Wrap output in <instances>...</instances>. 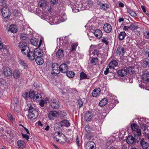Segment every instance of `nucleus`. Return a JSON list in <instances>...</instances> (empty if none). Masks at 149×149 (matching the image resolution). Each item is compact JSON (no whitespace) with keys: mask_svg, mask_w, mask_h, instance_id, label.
Masks as SVG:
<instances>
[{"mask_svg":"<svg viewBox=\"0 0 149 149\" xmlns=\"http://www.w3.org/2000/svg\"><path fill=\"white\" fill-rule=\"evenodd\" d=\"M27 107L28 111V118L30 119L36 118L38 115V110L37 109H34L31 104H28Z\"/></svg>","mask_w":149,"mask_h":149,"instance_id":"1","label":"nucleus"},{"mask_svg":"<svg viewBox=\"0 0 149 149\" xmlns=\"http://www.w3.org/2000/svg\"><path fill=\"white\" fill-rule=\"evenodd\" d=\"M18 47L21 48V52L22 53L26 55V51L29 50V47L27 46L26 43L24 42H20L18 44Z\"/></svg>","mask_w":149,"mask_h":149,"instance_id":"2","label":"nucleus"},{"mask_svg":"<svg viewBox=\"0 0 149 149\" xmlns=\"http://www.w3.org/2000/svg\"><path fill=\"white\" fill-rule=\"evenodd\" d=\"M50 106L53 109H57L59 107V101L57 99H53L49 100Z\"/></svg>","mask_w":149,"mask_h":149,"instance_id":"3","label":"nucleus"},{"mask_svg":"<svg viewBox=\"0 0 149 149\" xmlns=\"http://www.w3.org/2000/svg\"><path fill=\"white\" fill-rule=\"evenodd\" d=\"M2 74L4 76L8 77L12 75V71L8 67H4L2 68Z\"/></svg>","mask_w":149,"mask_h":149,"instance_id":"4","label":"nucleus"},{"mask_svg":"<svg viewBox=\"0 0 149 149\" xmlns=\"http://www.w3.org/2000/svg\"><path fill=\"white\" fill-rule=\"evenodd\" d=\"M1 12L3 16L5 18H9L10 15V10L7 7L3 8Z\"/></svg>","mask_w":149,"mask_h":149,"instance_id":"5","label":"nucleus"},{"mask_svg":"<svg viewBox=\"0 0 149 149\" xmlns=\"http://www.w3.org/2000/svg\"><path fill=\"white\" fill-rule=\"evenodd\" d=\"M68 65L66 63H62L60 65V72L66 73L68 71Z\"/></svg>","mask_w":149,"mask_h":149,"instance_id":"6","label":"nucleus"},{"mask_svg":"<svg viewBox=\"0 0 149 149\" xmlns=\"http://www.w3.org/2000/svg\"><path fill=\"white\" fill-rule=\"evenodd\" d=\"M26 54L27 53V57L31 60H33L35 58L34 51H31L29 48V50L26 51Z\"/></svg>","mask_w":149,"mask_h":149,"instance_id":"7","label":"nucleus"},{"mask_svg":"<svg viewBox=\"0 0 149 149\" xmlns=\"http://www.w3.org/2000/svg\"><path fill=\"white\" fill-rule=\"evenodd\" d=\"M93 117V115L92 112L90 111H87L85 113L84 116L85 120L88 121L92 120Z\"/></svg>","mask_w":149,"mask_h":149,"instance_id":"8","label":"nucleus"},{"mask_svg":"<svg viewBox=\"0 0 149 149\" xmlns=\"http://www.w3.org/2000/svg\"><path fill=\"white\" fill-rule=\"evenodd\" d=\"M52 68L54 73L58 74L60 72V65L57 63H53L52 65Z\"/></svg>","mask_w":149,"mask_h":149,"instance_id":"9","label":"nucleus"},{"mask_svg":"<svg viewBox=\"0 0 149 149\" xmlns=\"http://www.w3.org/2000/svg\"><path fill=\"white\" fill-rule=\"evenodd\" d=\"M125 52L124 48L122 47H120L117 48L116 53L117 56H122Z\"/></svg>","mask_w":149,"mask_h":149,"instance_id":"10","label":"nucleus"},{"mask_svg":"<svg viewBox=\"0 0 149 149\" xmlns=\"http://www.w3.org/2000/svg\"><path fill=\"white\" fill-rule=\"evenodd\" d=\"M59 115V113L57 111H51L48 114V117L50 119H54Z\"/></svg>","mask_w":149,"mask_h":149,"instance_id":"11","label":"nucleus"},{"mask_svg":"<svg viewBox=\"0 0 149 149\" xmlns=\"http://www.w3.org/2000/svg\"><path fill=\"white\" fill-rule=\"evenodd\" d=\"M104 31L107 33H110L112 30V27L111 25L109 23H106L103 26Z\"/></svg>","mask_w":149,"mask_h":149,"instance_id":"12","label":"nucleus"},{"mask_svg":"<svg viewBox=\"0 0 149 149\" xmlns=\"http://www.w3.org/2000/svg\"><path fill=\"white\" fill-rule=\"evenodd\" d=\"M95 143L92 141H88L86 144L85 148L86 149H95Z\"/></svg>","mask_w":149,"mask_h":149,"instance_id":"13","label":"nucleus"},{"mask_svg":"<svg viewBox=\"0 0 149 149\" xmlns=\"http://www.w3.org/2000/svg\"><path fill=\"white\" fill-rule=\"evenodd\" d=\"M135 140H136V141H137L136 137H135V138H134L133 136L130 135L128 137L126 141L128 144H132L134 141H136Z\"/></svg>","mask_w":149,"mask_h":149,"instance_id":"14","label":"nucleus"},{"mask_svg":"<svg viewBox=\"0 0 149 149\" xmlns=\"http://www.w3.org/2000/svg\"><path fill=\"white\" fill-rule=\"evenodd\" d=\"M140 144L142 148L143 149H146L148 147V143L144 140V139L142 138L140 141Z\"/></svg>","mask_w":149,"mask_h":149,"instance_id":"15","label":"nucleus"},{"mask_svg":"<svg viewBox=\"0 0 149 149\" xmlns=\"http://www.w3.org/2000/svg\"><path fill=\"white\" fill-rule=\"evenodd\" d=\"M35 58L36 57H42L43 55V52L40 50L36 49L34 50Z\"/></svg>","mask_w":149,"mask_h":149,"instance_id":"16","label":"nucleus"},{"mask_svg":"<svg viewBox=\"0 0 149 149\" xmlns=\"http://www.w3.org/2000/svg\"><path fill=\"white\" fill-rule=\"evenodd\" d=\"M12 74L14 78L17 79L20 77L21 73L18 70H15L13 71Z\"/></svg>","mask_w":149,"mask_h":149,"instance_id":"17","label":"nucleus"},{"mask_svg":"<svg viewBox=\"0 0 149 149\" xmlns=\"http://www.w3.org/2000/svg\"><path fill=\"white\" fill-rule=\"evenodd\" d=\"M59 124H60L61 127L63 126H65L66 127H68L70 126V125L68 121L66 120L61 121L59 123Z\"/></svg>","mask_w":149,"mask_h":149,"instance_id":"18","label":"nucleus"},{"mask_svg":"<svg viewBox=\"0 0 149 149\" xmlns=\"http://www.w3.org/2000/svg\"><path fill=\"white\" fill-rule=\"evenodd\" d=\"M102 31L100 29H96L94 32L95 37L98 38H100L102 37Z\"/></svg>","mask_w":149,"mask_h":149,"instance_id":"19","label":"nucleus"},{"mask_svg":"<svg viewBox=\"0 0 149 149\" xmlns=\"http://www.w3.org/2000/svg\"><path fill=\"white\" fill-rule=\"evenodd\" d=\"M101 90L99 88H97L95 89L92 92V96L93 97H96L98 96L100 94Z\"/></svg>","mask_w":149,"mask_h":149,"instance_id":"20","label":"nucleus"},{"mask_svg":"<svg viewBox=\"0 0 149 149\" xmlns=\"http://www.w3.org/2000/svg\"><path fill=\"white\" fill-rule=\"evenodd\" d=\"M118 74L121 77H124L126 76L127 74V72L126 70L121 69L118 71Z\"/></svg>","mask_w":149,"mask_h":149,"instance_id":"21","label":"nucleus"},{"mask_svg":"<svg viewBox=\"0 0 149 149\" xmlns=\"http://www.w3.org/2000/svg\"><path fill=\"white\" fill-rule=\"evenodd\" d=\"M118 63L116 61H113L110 62L109 64V66L111 69H113L115 67L117 66Z\"/></svg>","mask_w":149,"mask_h":149,"instance_id":"22","label":"nucleus"},{"mask_svg":"<svg viewBox=\"0 0 149 149\" xmlns=\"http://www.w3.org/2000/svg\"><path fill=\"white\" fill-rule=\"evenodd\" d=\"M39 39L36 38H32L30 40L31 43L36 47H37L38 45Z\"/></svg>","mask_w":149,"mask_h":149,"instance_id":"23","label":"nucleus"},{"mask_svg":"<svg viewBox=\"0 0 149 149\" xmlns=\"http://www.w3.org/2000/svg\"><path fill=\"white\" fill-rule=\"evenodd\" d=\"M63 51L62 49H59L56 53V56L58 58L63 57L64 56Z\"/></svg>","mask_w":149,"mask_h":149,"instance_id":"24","label":"nucleus"},{"mask_svg":"<svg viewBox=\"0 0 149 149\" xmlns=\"http://www.w3.org/2000/svg\"><path fill=\"white\" fill-rule=\"evenodd\" d=\"M20 38L22 40H26L29 39V35L27 34L21 33L20 35Z\"/></svg>","mask_w":149,"mask_h":149,"instance_id":"25","label":"nucleus"},{"mask_svg":"<svg viewBox=\"0 0 149 149\" xmlns=\"http://www.w3.org/2000/svg\"><path fill=\"white\" fill-rule=\"evenodd\" d=\"M135 131L136 132L134 133L135 137H136V136L137 141H138L140 139L139 136H141V130L140 129H138Z\"/></svg>","mask_w":149,"mask_h":149,"instance_id":"26","label":"nucleus"},{"mask_svg":"<svg viewBox=\"0 0 149 149\" xmlns=\"http://www.w3.org/2000/svg\"><path fill=\"white\" fill-rule=\"evenodd\" d=\"M35 59L36 62L38 65H42L43 63V60L42 57H36Z\"/></svg>","mask_w":149,"mask_h":149,"instance_id":"27","label":"nucleus"},{"mask_svg":"<svg viewBox=\"0 0 149 149\" xmlns=\"http://www.w3.org/2000/svg\"><path fill=\"white\" fill-rule=\"evenodd\" d=\"M127 11L132 17H136L137 16V14L135 11L130 8H127Z\"/></svg>","mask_w":149,"mask_h":149,"instance_id":"28","label":"nucleus"},{"mask_svg":"<svg viewBox=\"0 0 149 149\" xmlns=\"http://www.w3.org/2000/svg\"><path fill=\"white\" fill-rule=\"evenodd\" d=\"M18 146L20 148L23 149L25 147V143L22 140H19L17 142Z\"/></svg>","mask_w":149,"mask_h":149,"instance_id":"29","label":"nucleus"},{"mask_svg":"<svg viewBox=\"0 0 149 149\" xmlns=\"http://www.w3.org/2000/svg\"><path fill=\"white\" fill-rule=\"evenodd\" d=\"M127 73L131 74H133L135 72V71L133 67L129 66L127 68Z\"/></svg>","mask_w":149,"mask_h":149,"instance_id":"30","label":"nucleus"},{"mask_svg":"<svg viewBox=\"0 0 149 149\" xmlns=\"http://www.w3.org/2000/svg\"><path fill=\"white\" fill-rule=\"evenodd\" d=\"M108 100L107 98H103L100 101L99 104L100 107H103L105 106Z\"/></svg>","mask_w":149,"mask_h":149,"instance_id":"31","label":"nucleus"},{"mask_svg":"<svg viewBox=\"0 0 149 149\" xmlns=\"http://www.w3.org/2000/svg\"><path fill=\"white\" fill-rule=\"evenodd\" d=\"M17 30L16 26L14 25H11L10 26L9 31L13 33H15L17 32Z\"/></svg>","mask_w":149,"mask_h":149,"instance_id":"32","label":"nucleus"},{"mask_svg":"<svg viewBox=\"0 0 149 149\" xmlns=\"http://www.w3.org/2000/svg\"><path fill=\"white\" fill-rule=\"evenodd\" d=\"M47 2L45 0H41L39 1L38 4L40 7H45L47 5Z\"/></svg>","mask_w":149,"mask_h":149,"instance_id":"33","label":"nucleus"},{"mask_svg":"<svg viewBox=\"0 0 149 149\" xmlns=\"http://www.w3.org/2000/svg\"><path fill=\"white\" fill-rule=\"evenodd\" d=\"M142 79L145 81H149V74L148 73H144L142 75Z\"/></svg>","mask_w":149,"mask_h":149,"instance_id":"34","label":"nucleus"},{"mask_svg":"<svg viewBox=\"0 0 149 149\" xmlns=\"http://www.w3.org/2000/svg\"><path fill=\"white\" fill-rule=\"evenodd\" d=\"M126 34L125 32H120L119 34L118 38L120 40H122L124 39Z\"/></svg>","mask_w":149,"mask_h":149,"instance_id":"35","label":"nucleus"},{"mask_svg":"<svg viewBox=\"0 0 149 149\" xmlns=\"http://www.w3.org/2000/svg\"><path fill=\"white\" fill-rule=\"evenodd\" d=\"M66 74L67 76L68 77L72 78L74 77L75 73L73 72L72 71H68L66 72Z\"/></svg>","mask_w":149,"mask_h":149,"instance_id":"36","label":"nucleus"},{"mask_svg":"<svg viewBox=\"0 0 149 149\" xmlns=\"http://www.w3.org/2000/svg\"><path fill=\"white\" fill-rule=\"evenodd\" d=\"M3 120L1 119V120L0 121V124L3 125L4 127L6 128V132H7L8 133V130L10 129V127L6 123H4Z\"/></svg>","mask_w":149,"mask_h":149,"instance_id":"37","label":"nucleus"},{"mask_svg":"<svg viewBox=\"0 0 149 149\" xmlns=\"http://www.w3.org/2000/svg\"><path fill=\"white\" fill-rule=\"evenodd\" d=\"M92 54L94 55L96 54V56L98 57H100L101 56V54L100 53V52L97 49H94L93 52Z\"/></svg>","mask_w":149,"mask_h":149,"instance_id":"38","label":"nucleus"},{"mask_svg":"<svg viewBox=\"0 0 149 149\" xmlns=\"http://www.w3.org/2000/svg\"><path fill=\"white\" fill-rule=\"evenodd\" d=\"M102 5H100V8L104 10H106L108 9L109 8V5L106 4L102 3Z\"/></svg>","mask_w":149,"mask_h":149,"instance_id":"39","label":"nucleus"},{"mask_svg":"<svg viewBox=\"0 0 149 149\" xmlns=\"http://www.w3.org/2000/svg\"><path fill=\"white\" fill-rule=\"evenodd\" d=\"M108 37L106 36H104L103 37V39H102V42L104 43L106 45H107L109 44Z\"/></svg>","mask_w":149,"mask_h":149,"instance_id":"40","label":"nucleus"},{"mask_svg":"<svg viewBox=\"0 0 149 149\" xmlns=\"http://www.w3.org/2000/svg\"><path fill=\"white\" fill-rule=\"evenodd\" d=\"M130 29L132 30L136 29L138 28V26L135 24L131 23L130 25Z\"/></svg>","mask_w":149,"mask_h":149,"instance_id":"41","label":"nucleus"},{"mask_svg":"<svg viewBox=\"0 0 149 149\" xmlns=\"http://www.w3.org/2000/svg\"><path fill=\"white\" fill-rule=\"evenodd\" d=\"M78 45V43H73L72 46V49L70 50V52H72L73 51H75Z\"/></svg>","mask_w":149,"mask_h":149,"instance_id":"42","label":"nucleus"},{"mask_svg":"<svg viewBox=\"0 0 149 149\" xmlns=\"http://www.w3.org/2000/svg\"><path fill=\"white\" fill-rule=\"evenodd\" d=\"M138 127L137 124L133 123L131 125V128L133 131H135L138 129Z\"/></svg>","mask_w":149,"mask_h":149,"instance_id":"43","label":"nucleus"},{"mask_svg":"<svg viewBox=\"0 0 149 149\" xmlns=\"http://www.w3.org/2000/svg\"><path fill=\"white\" fill-rule=\"evenodd\" d=\"M19 63L24 68H25L27 67V66L24 61L23 60H20L19 61Z\"/></svg>","mask_w":149,"mask_h":149,"instance_id":"44","label":"nucleus"},{"mask_svg":"<svg viewBox=\"0 0 149 149\" xmlns=\"http://www.w3.org/2000/svg\"><path fill=\"white\" fill-rule=\"evenodd\" d=\"M7 116L9 120L11 122H13L15 121V118L12 115L9 113L7 114Z\"/></svg>","mask_w":149,"mask_h":149,"instance_id":"45","label":"nucleus"},{"mask_svg":"<svg viewBox=\"0 0 149 149\" xmlns=\"http://www.w3.org/2000/svg\"><path fill=\"white\" fill-rule=\"evenodd\" d=\"M13 13L14 15L15 16H20L21 15V12L20 10H15L14 11Z\"/></svg>","mask_w":149,"mask_h":149,"instance_id":"46","label":"nucleus"},{"mask_svg":"<svg viewBox=\"0 0 149 149\" xmlns=\"http://www.w3.org/2000/svg\"><path fill=\"white\" fill-rule=\"evenodd\" d=\"M6 1L4 0H0V6L3 7H6Z\"/></svg>","mask_w":149,"mask_h":149,"instance_id":"47","label":"nucleus"},{"mask_svg":"<svg viewBox=\"0 0 149 149\" xmlns=\"http://www.w3.org/2000/svg\"><path fill=\"white\" fill-rule=\"evenodd\" d=\"M98 60V59L97 57L93 58L91 60V63L94 65H95L97 62Z\"/></svg>","mask_w":149,"mask_h":149,"instance_id":"48","label":"nucleus"},{"mask_svg":"<svg viewBox=\"0 0 149 149\" xmlns=\"http://www.w3.org/2000/svg\"><path fill=\"white\" fill-rule=\"evenodd\" d=\"M80 77L81 79H84L87 77V76L86 74L84 73L83 72H81L80 73Z\"/></svg>","mask_w":149,"mask_h":149,"instance_id":"49","label":"nucleus"},{"mask_svg":"<svg viewBox=\"0 0 149 149\" xmlns=\"http://www.w3.org/2000/svg\"><path fill=\"white\" fill-rule=\"evenodd\" d=\"M35 94V91H33L31 92H30L29 94V97L30 98L33 99V98Z\"/></svg>","mask_w":149,"mask_h":149,"instance_id":"50","label":"nucleus"},{"mask_svg":"<svg viewBox=\"0 0 149 149\" xmlns=\"http://www.w3.org/2000/svg\"><path fill=\"white\" fill-rule=\"evenodd\" d=\"M143 36L146 39H149V31H147L143 33Z\"/></svg>","mask_w":149,"mask_h":149,"instance_id":"51","label":"nucleus"},{"mask_svg":"<svg viewBox=\"0 0 149 149\" xmlns=\"http://www.w3.org/2000/svg\"><path fill=\"white\" fill-rule=\"evenodd\" d=\"M11 108L14 110L15 111H17V104H12V103H11Z\"/></svg>","mask_w":149,"mask_h":149,"instance_id":"52","label":"nucleus"},{"mask_svg":"<svg viewBox=\"0 0 149 149\" xmlns=\"http://www.w3.org/2000/svg\"><path fill=\"white\" fill-rule=\"evenodd\" d=\"M140 126L142 129L145 131L146 130L147 126L146 124H141Z\"/></svg>","mask_w":149,"mask_h":149,"instance_id":"53","label":"nucleus"},{"mask_svg":"<svg viewBox=\"0 0 149 149\" xmlns=\"http://www.w3.org/2000/svg\"><path fill=\"white\" fill-rule=\"evenodd\" d=\"M77 102L79 108H80L81 107H82L83 104L82 100L81 99H79L78 100Z\"/></svg>","mask_w":149,"mask_h":149,"instance_id":"54","label":"nucleus"},{"mask_svg":"<svg viewBox=\"0 0 149 149\" xmlns=\"http://www.w3.org/2000/svg\"><path fill=\"white\" fill-rule=\"evenodd\" d=\"M12 104H14V103H15V104H19V101L18 99L16 97H15L13 100L12 101Z\"/></svg>","mask_w":149,"mask_h":149,"instance_id":"55","label":"nucleus"},{"mask_svg":"<svg viewBox=\"0 0 149 149\" xmlns=\"http://www.w3.org/2000/svg\"><path fill=\"white\" fill-rule=\"evenodd\" d=\"M76 143L77 145V146H81V143L80 142V141L78 138V136H77L76 139Z\"/></svg>","mask_w":149,"mask_h":149,"instance_id":"56","label":"nucleus"},{"mask_svg":"<svg viewBox=\"0 0 149 149\" xmlns=\"http://www.w3.org/2000/svg\"><path fill=\"white\" fill-rule=\"evenodd\" d=\"M41 96L40 94H37L36 95L35 94L34 97L33 99V100L34 101H36L37 99H38Z\"/></svg>","mask_w":149,"mask_h":149,"instance_id":"57","label":"nucleus"},{"mask_svg":"<svg viewBox=\"0 0 149 149\" xmlns=\"http://www.w3.org/2000/svg\"><path fill=\"white\" fill-rule=\"evenodd\" d=\"M22 96L25 99H27L29 97V93L27 92L23 93L22 95Z\"/></svg>","mask_w":149,"mask_h":149,"instance_id":"58","label":"nucleus"},{"mask_svg":"<svg viewBox=\"0 0 149 149\" xmlns=\"http://www.w3.org/2000/svg\"><path fill=\"white\" fill-rule=\"evenodd\" d=\"M101 115H99L96 118H95V120L96 121L97 120V121L99 122H102V118H100Z\"/></svg>","mask_w":149,"mask_h":149,"instance_id":"59","label":"nucleus"},{"mask_svg":"<svg viewBox=\"0 0 149 149\" xmlns=\"http://www.w3.org/2000/svg\"><path fill=\"white\" fill-rule=\"evenodd\" d=\"M85 129L86 131L89 133V132L91 130V128L88 125H86L85 127Z\"/></svg>","mask_w":149,"mask_h":149,"instance_id":"60","label":"nucleus"},{"mask_svg":"<svg viewBox=\"0 0 149 149\" xmlns=\"http://www.w3.org/2000/svg\"><path fill=\"white\" fill-rule=\"evenodd\" d=\"M3 44L1 41H0V50L2 49H3L2 50L3 51H4V50H6V52H7V49L5 48L3 49Z\"/></svg>","mask_w":149,"mask_h":149,"instance_id":"61","label":"nucleus"},{"mask_svg":"<svg viewBox=\"0 0 149 149\" xmlns=\"http://www.w3.org/2000/svg\"><path fill=\"white\" fill-rule=\"evenodd\" d=\"M139 86L141 88H145L146 86L145 85V83L144 82H142L141 84H139Z\"/></svg>","mask_w":149,"mask_h":149,"instance_id":"62","label":"nucleus"},{"mask_svg":"<svg viewBox=\"0 0 149 149\" xmlns=\"http://www.w3.org/2000/svg\"><path fill=\"white\" fill-rule=\"evenodd\" d=\"M94 2V0H88L87 3L90 6H92Z\"/></svg>","mask_w":149,"mask_h":149,"instance_id":"63","label":"nucleus"},{"mask_svg":"<svg viewBox=\"0 0 149 149\" xmlns=\"http://www.w3.org/2000/svg\"><path fill=\"white\" fill-rule=\"evenodd\" d=\"M22 135L23 137L25 138V139L27 140H28L29 138V136L28 135L26 134H24L22 133Z\"/></svg>","mask_w":149,"mask_h":149,"instance_id":"64","label":"nucleus"}]
</instances>
